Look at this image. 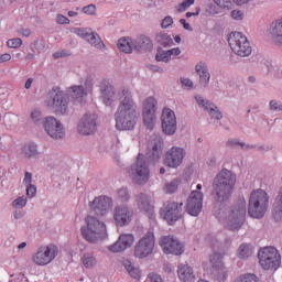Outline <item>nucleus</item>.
I'll list each match as a JSON object with an SVG mask.
<instances>
[{
  "mask_svg": "<svg viewBox=\"0 0 282 282\" xmlns=\"http://www.w3.org/2000/svg\"><path fill=\"white\" fill-rule=\"evenodd\" d=\"M237 184V174L235 172L223 169L214 178L213 182V197L216 204L214 215L221 221L226 215V208L232 199L235 186Z\"/></svg>",
  "mask_w": 282,
  "mask_h": 282,
  "instance_id": "f257e3e1",
  "label": "nucleus"
},
{
  "mask_svg": "<svg viewBox=\"0 0 282 282\" xmlns=\"http://www.w3.org/2000/svg\"><path fill=\"white\" fill-rule=\"evenodd\" d=\"M138 106L133 100L131 90L123 88L119 94V106L115 113L116 129L118 131H133L138 124Z\"/></svg>",
  "mask_w": 282,
  "mask_h": 282,
  "instance_id": "f03ea898",
  "label": "nucleus"
},
{
  "mask_svg": "<svg viewBox=\"0 0 282 282\" xmlns=\"http://www.w3.org/2000/svg\"><path fill=\"white\" fill-rule=\"evenodd\" d=\"M86 226L80 228V232L86 241L89 243H98L102 239H107V225L98 220L93 215L85 218Z\"/></svg>",
  "mask_w": 282,
  "mask_h": 282,
  "instance_id": "7ed1b4c3",
  "label": "nucleus"
},
{
  "mask_svg": "<svg viewBox=\"0 0 282 282\" xmlns=\"http://www.w3.org/2000/svg\"><path fill=\"white\" fill-rule=\"evenodd\" d=\"M268 206H270L268 192L261 188L253 189L249 197L248 214L253 219H261L268 213Z\"/></svg>",
  "mask_w": 282,
  "mask_h": 282,
  "instance_id": "20e7f679",
  "label": "nucleus"
},
{
  "mask_svg": "<svg viewBox=\"0 0 282 282\" xmlns=\"http://www.w3.org/2000/svg\"><path fill=\"white\" fill-rule=\"evenodd\" d=\"M46 105L55 111L57 116L69 113V95L59 87H53L46 97Z\"/></svg>",
  "mask_w": 282,
  "mask_h": 282,
  "instance_id": "39448f33",
  "label": "nucleus"
},
{
  "mask_svg": "<svg viewBox=\"0 0 282 282\" xmlns=\"http://www.w3.org/2000/svg\"><path fill=\"white\" fill-rule=\"evenodd\" d=\"M229 230H240L246 221V198H240L225 218Z\"/></svg>",
  "mask_w": 282,
  "mask_h": 282,
  "instance_id": "423d86ee",
  "label": "nucleus"
},
{
  "mask_svg": "<svg viewBox=\"0 0 282 282\" xmlns=\"http://www.w3.org/2000/svg\"><path fill=\"white\" fill-rule=\"evenodd\" d=\"M129 173L132 182L139 186H143V184L149 182L151 171L149 170V163L143 154L137 156V162L131 165Z\"/></svg>",
  "mask_w": 282,
  "mask_h": 282,
  "instance_id": "0eeeda50",
  "label": "nucleus"
},
{
  "mask_svg": "<svg viewBox=\"0 0 282 282\" xmlns=\"http://www.w3.org/2000/svg\"><path fill=\"white\" fill-rule=\"evenodd\" d=\"M259 263L263 270H276L281 267V253L274 247H264L258 252Z\"/></svg>",
  "mask_w": 282,
  "mask_h": 282,
  "instance_id": "6e6552de",
  "label": "nucleus"
},
{
  "mask_svg": "<svg viewBox=\"0 0 282 282\" xmlns=\"http://www.w3.org/2000/svg\"><path fill=\"white\" fill-rule=\"evenodd\" d=\"M228 43L234 54H237V56L246 57L252 54V46H250L248 37L241 32L231 33L228 37Z\"/></svg>",
  "mask_w": 282,
  "mask_h": 282,
  "instance_id": "1a4fd4ad",
  "label": "nucleus"
},
{
  "mask_svg": "<svg viewBox=\"0 0 282 282\" xmlns=\"http://www.w3.org/2000/svg\"><path fill=\"white\" fill-rule=\"evenodd\" d=\"M183 206L184 203L166 200L160 209V215L170 226H173L175 221L182 219V216L184 215Z\"/></svg>",
  "mask_w": 282,
  "mask_h": 282,
  "instance_id": "9d476101",
  "label": "nucleus"
},
{
  "mask_svg": "<svg viewBox=\"0 0 282 282\" xmlns=\"http://www.w3.org/2000/svg\"><path fill=\"white\" fill-rule=\"evenodd\" d=\"M155 248V236L148 231L134 246V257L137 259H147L153 254Z\"/></svg>",
  "mask_w": 282,
  "mask_h": 282,
  "instance_id": "9b49d317",
  "label": "nucleus"
},
{
  "mask_svg": "<svg viewBox=\"0 0 282 282\" xmlns=\"http://www.w3.org/2000/svg\"><path fill=\"white\" fill-rule=\"evenodd\" d=\"M202 208H204V193H202V184H198L187 198L186 210L192 217H197Z\"/></svg>",
  "mask_w": 282,
  "mask_h": 282,
  "instance_id": "f8f14e48",
  "label": "nucleus"
},
{
  "mask_svg": "<svg viewBox=\"0 0 282 282\" xmlns=\"http://www.w3.org/2000/svg\"><path fill=\"white\" fill-rule=\"evenodd\" d=\"M155 111H158V100L154 97H148L143 102V124L152 131L155 122Z\"/></svg>",
  "mask_w": 282,
  "mask_h": 282,
  "instance_id": "ddd939ff",
  "label": "nucleus"
},
{
  "mask_svg": "<svg viewBox=\"0 0 282 282\" xmlns=\"http://www.w3.org/2000/svg\"><path fill=\"white\" fill-rule=\"evenodd\" d=\"M43 128L53 140H63L65 138V127L54 117H46L43 121Z\"/></svg>",
  "mask_w": 282,
  "mask_h": 282,
  "instance_id": "4468645a",
  "label": "nucleus"
},
{
  "mask_svg": "<svg viewBox=\"0 0 282 282\" xmlns=\"http://www.w3.org/2000/svg\"><path fill=\"white\" fill-rule=\"evenodd\" d=\"M98 116L95 112H86L77 126L80 135H91L98 129Z\"/></svg>",
  "mask_w": 282,
  "mask_h": 282,
  "instance_id": "2eb2a0df",
  "label": "nucleus"
},
{
  "mask_svg": "<svg viewBox=\"0 0 282 282\" xmlns=\"http://www.w3.org/2000/svg\"><path fill=\"white\" fill-rule=\"evenodd\" d=\"M209 263L212 265L210 272L214 279L219 282H225L226 267H224V253L214 252L209 256Z\"/></svg>",
  "mask_w": 282,
  "mask_h": 282,
  "instance_id": "dca6fc26",
  "label": "nucleus"
},
{
  "mask_svg": "<svg viewBox=\"0 0 282 282\" xmlns=\"http://www.w3.org/2000/svg\"><path fill=\"white\" fill-rule=\"evenodd\" d=\"M159 243L165 254H175L176 257H180V254L184 253V245L173 236L162 237Z\"/></svg>",
  "mask_w": 282,
  "mask_h": 282,
  "instance_id": "f3484780",
  "label": "nucleus"
},
{
  "mask_svg": "<svg viewBox=\"0 0 282 282\" xmlns=\"http://www.w3.org/2000/svg\"><path fill=\"white\" fill-rule=\"evenodd\" d=\"M56 252L57 249L54 245L40 247L32 257L33 262H35L36 265H47V263H52L53 259H56Z\"/></svg>",
  "mask_w": 282,
  "mask_h": 282,
  "instance_id": "a211bd4d",
  "label": "nucleus"
},
{
  "mask_svg": "<svg viewBox=\"0 0 282 282\" xmlns=\"http://www.w3.org/2000/svg\"><path fill=\"white\" fill-rule=\"evenodd\" d=\"M113 219L116 226L120 228L129 226L133 220V208L128 205H117L113 209Z\"/></svg>",
  "mask_w": 282,
  "mask_h": 282,
  "instance_id": "6ab92c4d",
  "label": "nucleus"
},
{
  "mask_svg": "<svg viewBox=\"0 0 282 282\" xmlns=\"http://www.w3.org/2000/svg\"><path fill=\"white\" fill-rule=\"evenodd\" d=\"M113 202L109 196H98L95 197L93 202L89 203L90 213L97 217H105L109 213Z\"/></svg>",
  "mask_w": 282,
  "mask_h": 282,
  "instance_id": "aec40b11",
  "label": "nucleus"
},
{
  "mask_svg": "<svg viewBox=\"0 0 282 282\" xmlns=\"http://www.w3.org/2000/svg\"><path fill=\"white\" fill-rule=\"evenodd\" d=\"M184 158H186V150L184 148L172 147L165 153L164 164L170 169H177L184 162Z\"/></svg>",
  "mask_w": 282,
  "mask_h": 282,
  "instance_id": "412c9836",
  "label": "nucleus"
},
{
  "mask_svg": "<svg viewBox=\"0 0 282 282\" xmlns=\"http://www.w3.org/2000/svg\"><path fill=\"white\" fill-rule=\"evenodd\" d=\"M161 122L165 135H174L177 131V118L175 117V112L170 108L163 109Z\"/></svg>",
  "mask_w": 282,
  "mask_h": 282,
  "instance_id": "4be33fe9",
  "label": "nucleus"
},
{
  "mask_svg": "<svg viewBox=\"0 0 282 282\" xmlns=\"http://www.w3.org/2000/svg\"><path fill=\"white\" fill-rule=\"evenodd\" d=\"M135 243V237L133 234H122L118 240L109 247L110 252H124V250L131 248Z\"/></svg>",
  "mask_w": 282,
  "mask_h": 282,
  "instance_id": "5701e85b",
  "label": "nucleus"
},
{
  "mask_svg": "<svg viewBox=\"0 0 282 282\" xmlns=\"http://www.w3.org/2000/svg\"><path fill=\"white\" fill-rule=\"evenodd\" d=\"M147 155L150 162H158L162 158V138L155 135L149 141Z\"/></svg>",
  "mask_w": 282,
  "mask_h": 282,
  "instance_id": "b1692460",
  "label": "nucleus"
},
{
  "mask_svg": "<svg viewBox=\"0 0 282 282\" xmlns=\"http://www.w3.org/2000/svg\"><path fill=\"white\" fill-rule=\"evenodd\" d=\"M135 204L141 213L148 215L150 219L153 218V205H151V196L149 194H137Z\"/></svg>",
  "mask_w": 282,
  "mask_h": 282,
  "instance_id": "393cba45",
  "label": "nucleus"
},
{
  "mask_svg": "<svg viewBox=\"0 0 282 282\" xmlns=\"http://www.w3.org/2000/svg\"><path fill=\"white\" fill-rule=\"evenodd\" d=\"M195 72L199 78L198 84L200 85V87L206 89V87H208V85L210 84V72H208V65L206 64V62H198L195 65Z\"/></svg>",
  "mask_w": 282,
  "mask_h": 282,
  "instance_id": "a878e982",
  "label": "nucleus"
},
{
  "mask_svg": "<svg viewBox=\"0 0 282 282\" xmlns=\"http://www.w3.org/2000/svg\"><path fill=\"white\" fill-rule=\"evenodd\" d=\"M100 98L104 102V105H111L113 102V98L116 96V88H113V85H111L108 82H104L100 85Z\"/></svg>",
  "mask_w": 282,
  "mask_h": 282,
  "instance_id": "bb28decb",
  "label": "nucleus"
},
{
  "mask_svg": "<svg viewBox=\"0 0 282 282\" xmlns=\"http://www.w3.org/2000/svg\"><path fill=\"white\" fill-rule=\"evenodd\" d=\"M66 94L70 96L77 105H85V102H87V90L80 85L69 87Z\"/></svg>",
  "mask_w": 282,
  "mask_h": 282,
  "instance_id": "cd10ccee",
  "label": "nucleus"
},
{
  "mask_svg": "<svg viewBox=\"0 0 282 282\" xmlns=\"http://www.w3.org/2000/svg\"><path fill=\"white\" fill-rule=\"evenodd\" d=\"M134 52H151L153 50V42L147 35H140L135 40H133Z\"/></svg>",
  "mask_w": 282,
  "mask_h": 282,
  "instance_id": "c85d7f7f",
  "label": "nucleus"
},
{
  "mask_svg": "<svg viewBox=\"0 0 282 282\" xmlns=\"http://www.w3.org/2000/svg\"><path fill=\"white\" fill-rule=\"evenodd\" d=\"M270 34L273 43L282 47V20L271 24Z\"/></svg>",
  "mask_w": 282,
  "mask_h": 282,
  "instance_id": "c756f323",
  "label": "nucleus"
},
{
  "mask_svg": "<svg viewBox=\"0 0 282 282\" xmlns=\"http://www.w3.org/2000/svg\"><path fill=\"white\" fill-rule=\"evenodd\" d=\"M178 279L183 282H193L195 281V273L193 268L188 264H180L177 269Z\"/></svg>",
  "mask_w": 282,
  "mask_h": 282,
  "instance_id": "7c9ffc66",
  "label": "nucleus"
},
{
  "mask_svg": "<svg viewBox=\"0 0 282 282\" xmlns=\"http://www.w3.org/2000/svg\"><path fill=\"white\" fill-rule=\"evenodd\" d=\"M22 155L26 158V160H34L41 155L39 151V144L31 142L22 148Z\"/></svg>",
  "mask_w": 282,
  "mask_h": 282,
  "instance_id": "2f4dec72",
  "label": "nucleus"
},
{
  "mask_svg": "<svg viewBox=\"0 0 282 282\" xmlns=\"http://www.w3.org/2000/svg\"><path fill=\"white\" fill-rule=\"evenodd\" d=\"M87 43L91 45L93 47H96V50H105L106 45L105 42H102V39L100 35L93 30L90 33H88V37H86Z\"/></svg>",
  "mask_w": 282,
  "mask_h": 282,
  "instance_id": "473e14b6",
  "label": "nucleus"
},
{
  "mask_svg": "<svg viewBox=\"0 0 282 282\" xmlns=\"http://www.w3.org/2000/svg\"><path fill=\"white\" fill-rule=\"evenodd\" d=\"M118 48L120 52H123L124 54H131L133 52V40L131 37H121L118 41Z\"/></svg>",
  "mask_w": 282,
  "mask_h": 282,
  "instance_id": "72a5a7b5",
  "label": "nucleus"
},
{
  "mask_svg": "<svg viewBox=\"0 0 282 282\" xmlns=\"http://www.w3.org/2000/svg\"><path fill=\"white\" fill-rule=\"evenodd\" d=\"M122 265L131 279H140V269L138 267H134L129 260H123Z\"/></svg>",
  "mask_w": 282,
  "mask_h": 282,
  "instance_id": "f704fd0d",
  "label": "nucleus"
},
{
  "mask_svg": "<svg viewBox=\"0 0 282 282\" xmlns=\"http://www.w3.org/2000/svg\"><path fill=\"white\" fill-rule=\"evenodd\" d=\"M234 3H236L237 6H243L246 3H248V1L250 0H232ZM214 3H217L219 6V8H223L224 10H230V8H232V2L230 0H214Z\"/></svg>",
  "mask_w": 282,
  "mask_h": 282,
  "instance_id": "c9c22d12",
  "label": "nucleus"
},
{
  "mask_svg": "<svg viewBox=\"0 0 282 282\" xmlns=\"http://www.w3.org/2000/svg\"><path fill=\"white\" fill-rule=\"evenodd\" d=\"M82 262L85 268L91 270V268H96L98 260H96V256H94V253H84Z\"/></svg>",
  "mask_w": 282,
  "mask_h": 282,
  "instance_id": "e433bc0d",
  "label": "nucleus"
},
{
  "mask_svg": "<svg viewBox=\"0 0 282 282\" xmlns=\"http://www.w3.org/2000/svg\"><path fill=\"white\" fill-rule=\"evenodd\" d=\"M182 183V181L180 178H174L167 183H165L164 185V193H166L167 195H173V193H175V191H177V188H180V184Z\"/></svg>",
  "mask_w": 282,
  "mask_h": 282,
  "instance_id": "4c0bfd02",
  "label": "nucleus"
},
{
  "mask_svg": "<svg viewBox=\"0 0 282 282\" xmlns=\"http://www.w3.org/2000/svg\"><path fill=\"white\" fill-rule=\"evenodd\" d=\"M239 259H248L252 257V246L250 243H242L238 248Z\"/></svg>",
  "mask_w": 282,
  "mask_h": 282,
  "instance_id": "58836bf2",
  "label": "nucleus"
},
{
  "mask_svg": "<svg viewBox=\"0 0 282 282\" xmlns=\"http://www.w3.org/2000/svg\"><path fill=\"white\" fill-rule=\"evenodd\" d=\"M156 42L163 45V47H171L173 45V39L167 33L156 34Z\"/></svg>",
  "mask_w": 282,
  "mask_h": 282,
  "instance_id": "ea45409f",
  "label": "nucleus"
},
{
  "mask_svg": "<svg viewBox=\"0 0 282 282\" xmlns=\"http://www.w3.org/2000/svg\"><path fill=\"white\" fill-rule=\"evenodd\" d=\"M117 199L118 202H121V204H127L131 199V193L129 192V188L121 187L117 191Z\"/></svg>",
  "mask_w": 282,
  "mask_h": 282,
  "instance_id": "a19ab883",
  "label": "nucleus"
},
{
  "mask_svg": "<svg viewBox=\"0 0 282 282\" xmlns=\"http://www.w3.org/2000/svg\"><path fill=\"white\" fill-rule=\"evenodd\" d=\"M206 111L210 116L212 120H221V118H224V113H221V111L215 104L208 106Z\"/></svg>",
  "mask_w": 282,
  "mask_h": 282,
  "instance_id": "79ce46f5",
  "label": "nucleus"
},
{
  "mask_svg": "<svg viewBox=\"0 0 282 282\" xmlns=\"http://www.w3.org/2000/svg\"><path fill=\"white\" fill-rule=\"evenodd\" d=\"M155 61L159 63H169V61H171V54L169 51H159L155 55Z\"/></svg>",
  "mask_w": 282,
  "mask_h": 282,
  "instance_id": "37998d69",
  "label": "nucleus"
},
{
  "mask_svg": "<svg viewBox=\"0 0 282 282\" xmlns=\"http://www.w3.org/2000/svg\"><path fill=\"white\" fill-rule=\"evenodd\" d=\"M13 208H25L28 206V197L20 196L12 202Z\"/></svg>",
  "mask_w": 282,
  "mask_h": 282,
  "instance_id": "c03bdc74",
  "label": "nucleus"
},
{
  "mask_svg": "<svg viewBox=\"0 0 282 282\" xmlns=\"http://www.w3.org/2000/svg\"><path fill=\"white\" fill-rule=\"evenodd\" d=\"M74 34L79 36L80 39H85L87 41V37L89 36L91 29H80V28H75L73 30Z\"/></svg>",
  "mask_w": 282,
  "mask_h": 282,
  "instance_id": "a18cd8bd",
  "label": "nucleus"
},
{
  "mask_svg": "<svg viewBox=\"0 0 282 282\" xmlns=\"http://www.w3.org/2000/svg\"><path fill=\"white\" fill-rule=\"evenodd\" d=\"M195 4V0H184L182 3L176 6L177 12H186L191 6Z\"/></svg>",
  "mask_w": 282,
  "mask_h": 282,
  "instance_id": "49530a36",
  "label": "nucleus"
},
{
  "mask_svg": "<svg viewBox=\"0 0 282 282\" xmlns=\"http://www.w3.org/2000/svg\"><path fill=\"white\" fill-rule=\"evenodd\" d=\"M31 119L34 122V124H43V122H45V119H43V116L39 110H33L31 112Z\"/></svg>",
  "mask_w": 282,
  "mask_h": 282,
  "instance_id": "de8ad7c7",
  "label": "nucleus"
},
{
  "mask_svg": "<svg viewBox=\"0 0 282 282\" xmlns=\"http://www.w3.org/2000/svg\"><path fill=\"white\" fill-rule=\"evenodd\" d=\"M195 100L199 107H203L205 109V111H207L208 107H210V105H213V102L204 99V97H202L199 95L195 96Z\"/></svg>",
  "mask_w": 282,
  "mask_h": 282,
  "instance_id": "09e8293b",
  "label": "nucleus"
},
{
  "mask_svg": "<svg viewBox=\"0 0 282 282\" xmlns=\"http://www.w3.org/2000/svg\"><path fill=\"white\" fill-rule=\"evenodd\" d=\"M227 147H230L231 149H237L240 147V149H243V147H246V143L239 141L238 139H229L227 141Z\"/></svg>",
  "mask_w": 282,
  "mask_h": 282,
  "instance_id": "8fccbe9b",
  "label": "nucleus"
},
{
  "mask_svg": "<svg viewBox=\"0 0 282 282\" xmlns=\"http://www.w3.org/2000/svg\"><path fill=\"white\" fill-rule=\"evenodd\" d=\"M269 109H270V111H282V102L276 101V99H272L269 102Z\"/></svg>",
  "mask_w": 282,
  "mask_h": 282,
  "instance_id": "3c124183",
  "label": "nucleus"
},
{
  "mask_svg": "<svg viewBox=\"0 0 282 282\" xmlns=\"http://www.w3.org/2000/svg\"><path fill=\"white\" fill-rule=\"evenodd\" d=\"M7 45L11 48L21 47V45H23V41L19 37L11 39L7 42Z\"/></svg>",
  "mask_w": 282,
  "mask_h": 282,
  "instance_id": "603ef678",
  "label": "nucleus"
},
{
  "mask_svg": "<svg viewBox=\"0 0 282 282\" xmlns=\"http://www.w3.org/2000/svg\"><path fill=\"white\" fill-rule=\"evenodd\" d=\"M26 197H36V185H26Z\"/></svg>",
  "mask_w": 282,
  "mask_h": 282,
  "instance_id": "864d4df0",
  "label": "nucleus"
},
{
  "mask_svg": "<svg viewBox=\"0 0 282 282\" xmlns=\"http://www.w3.org/2000/svg\"><path fill=\"white\" fill-rule=\"evenodd\" d=\"M83 13L89 14V15L96 14V4H88V6L84 7Z\"/></svg>",
  "mask_w": 282,
  "mask_h": 282,
  "instance_id": "5fc2aeb1",
  "label": "nucleus"
},
{
  "mask_svg": "<svg viewBox=\"0 0 282 282\" xmlns=\"http://www.w3.org/2000/svg\"><path fill=\"white\" fill-rule=\"evenodd\" d=\"M181 85L185 89H193V80L186 77H181Z\"/></svg>",
  "mask_w": 282,
  "mask_h": 282,
  "instance_id": "6e6d98bb",
  "label": "nucleus"
},
{
  "mask_svg": "<svg viewBox=\"0 0 282 282\" xmlns=\"http://www.w3.org/2000/svg\"><path fill=\"white\" fill-rule=\"evenodd\" d=\"M231 18H234L235 21H243V13L240 10H232L231 11Z\"/></svg>",
  "mask_w": 282,
  "mask_h": 282,
  "instance_id": "4d7b16f0",
  "label": "nucleus"
},
{
  "mask_svg": "<svg viewBox=\"0 0 282 282\" xmlns=\"http://www.w3.org/2000/svg\"><path fill=\"white\" fill-rule=\"evenodd\" d=\"M173 23V18L171 15H167L163 19L161 26L163 30H166V28H171V24Z\"/></svg>",
  "mask_w": 282,
  "mask_h": 282,
  "instance_id": "13d9d810",
  "label": "nucleus"
},
{
  "mask_svg": "<svg viewBox=\"0 0 282 282\" xmlns=\"http://www.w3.org/2000/svg\"><path fill=\"white\" fill-rule=\"evenodd\" d=\"M148 279L150 280V282H164V280H162L161 274L153 273V272L148 275Z\"/></svg>",
  "mask_w": 282,
  "mask_h": 282,
  "instance_id": "bf43d9fd",
  "label": "nucleus"
},
{
  "mask_svg": "<svg viewBox=\"0 0 282 282\" xmlns=\"http://www.w3.org/2000/svg\"><path fill=\"white\" fill-rule=\"evenodd\" d=\"M56 21L59 25H67L69 24V19L63 14H57Z\"/></svg>",
  "mask_w": 282,
  "mask_h": 282,
  "instance_id": "052dcab7",
  "label": "nucleus"
},
{
  "mask_svg": "<svg viewBox=\"0 0 282 282\" xmlns=\"http://www.w3.org/2000/svg\"><path fill=\"white\" fill-rule=\"evenodd\" d=\"M23 185L24 186H32V173L25 172L24 173V178H23Z\"/></svg>",
  "mask_w": 282,
  "mask_h": 282,
  "instance_id": "680f3d73",
  "label": "nucleus"
},
{
  "mask_svg": "<svg viewBox=\"0 0 282 282\" xmlns=\"http://www.w3.org/2000/svg\"><path fill=\"white\" fill-rule=\"evenodd\" d=\"M256 151H261V153H268V151H272V147L256 144Z\"/></svg>",
  "mask_w": 282,
  "mask_h": 282,
  "instance_id": "e2e57ef3",
  "label": "nucleus"
},
{
  "mask_svg": "<svg viewBox=\"0 0 282 282\" xmlns=\"http://www.w3.org/2000/svg\"><path fill=\"white\" fill-rule=\"evenodd\" d=\"M181 25H183L184 30H187V32H193V26L188 22H186V19L180 20Z\"/></svg>",
  "mask_w": 282,
  "mask_h": 282,
  "instance_id": "0e129e2a",
  "label": "nucleus"
},
{
  "mask_svg": "<svg viewBox=\"0 0 282 282\" xmlns=\"http://www.w3.org/2000/svg\"><path fill=\"white\" fill-rule=\"evenodd\" d=\"M170 56H180L182 54V50L180 47H174L167 51Z\"/></svg>",
  "mask_w": 282,
  "mask_h": 282,
  "instance_id": "69168bd1",
  "label": "nucleus"
},
{
  "mask_svg": "<svg viewBox=\"0 0 282 282\" xmlns=\"http://www.w3.org/2000/svg\"><path fill=\"white\" fill-rule=\"evenodd\" d=\"M11 58H12V55H10L9 53H4L0 55V63H8V61H10Z\"/></svg>",
  "mask_w": 282,
  "mask_h": 282,
  "instance_id": "338daca9",
  "label": "nucleus"
},
{
  "mask_svg": "<svg viewBox=\"0 0 282 282\" xmlns=\"http://www.w3.org/2000/svg\"><path fill=\"white\" fill-rule=\"evenodd\" d=\"M19 34H21L22 36H30V34H32V32L30 31V29H20Z\"/></svg>",
  "mask_w": 282,
  "mask_h": 282,
  "instance_id": "774afa93",
  "label": "nucleus"
}]
</instances>
